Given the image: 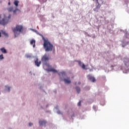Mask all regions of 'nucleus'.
<instances>
[{"instance_id": "27", "label": "nucleus", "mask_w": 129, "mask_h": 129, "mask_svg": "<svg viewBox=\"0 0 129 129\" xmlns=\"http://www.w3.org/2000/svg\"><path fill=\"white\" fill-rule=\"evenodd\" d=\"M33 125L32 123H29V126H31Z\"/></svg>"}, {"instance_id": "16", "label": "nucleus", "mask_w": 129, "mask_h": 129, "mask_svg": "<svg viewBox=\"0 0 129 129\" xmlns=\"http://www.w3.org/2000/svg\"><path fill=\"white\" fill-rule=\"evenodd\" d=\"M7 10L9 13L12 12L13 10H14V7H9L7 9Z\"/></svg>"}, {"instance_id": "10", "label": "nucleus", "mask_w": 129, "mask_h": 129, "mask_svg": "<svg viewBox=\"0 0 129 129\" xmlns=\"http://www.w3.org/2000/svg\"><path fill=\"white\" fill-rule=\"evenodd\" d=\"M63 81L65 84H70L71 82V81L70 80V78L64 79Z\"/></svg>"}, {"instance_id": "32", "label": "nucleus", "mask_w": 129, "mask_h": 129, "mask_svg": "<svg viewBox=\"0 0 129 129\" xmlns=\"http://www.w3.org/2000/svg\"><path fill=\"white\" fill-rule=\"evenodd\" d=\"M2 18V17L1 16V15H0V19Z\"/></svg>"}, {"instance_id": "5", "label": "nucleus", "mask_w": 129, "mask_h": 129, "mask_svg": "<svg viewBox=\"0 0 129 129\" xmlns=\"http://www.w3.org/2000/svg\"><path fill=\"white\" fill-rule=\"evenodd\" d=\"M78 63H79V66H80V67H81L83 69H84V70H86V66L84 64V63H82V62H81V61H80V60H78Z\"/></svg>"}, {"instance_id": "26", "label": "nucleus", "mask_w": 129, "mask_h": 129, "mask_svg": "<svg viewBox=\"0 0 129 129\" xmlns=\"http://www.w3.org/2000/svg\"><path fill=\"white\" fill-rule=\"evenodd\" d=\"M26 57L30 58V57H31V56L29 55H26Z\"/></svg>"}, {"instance_id": "13", "label": "nucleus", "mask_w": 129, "mask_h": 129, "mask_svg": "<svg viewBox=\"0 0 129 129\" xmlns=\"http://www.w3.org/2000/svg\"><path fill=\"white\" fill-rule=\"evenodd\" d=\"M0 50L2 51V52L3 53H7V49H6V48H5V47L1 48L0 49Z\"/></svg>"}, {"instance_id": "28", "label": "nucleus", "mask_w": 129, "mask_h": 129, "mask_svg": "<svg viewBox=\"0 0 129 129\" xmlns=\"http://www.w3.org/2000/svg\"><path fill=\"white\" fill-rule=\"evenodd\" d=\"M96 3L98 4H99V2H98V0H96Z\"/></svg>"}, {"instance_id": "19", "label": "nucleus", "mask_w": 129, "mask_h": 129, "mask_svg": "<svg viewBox=\"0 0 129 129\" xmlns=\"http://www.w3.org/2000/svg\"><path fill=\"white\" fill-rule=\"evenodd\" d=\"M58 75H59V76H60L61 75H62V76H65L66 73H65L64 72H60V73H58Z\"/></svg>"}, {"instance_id": "1", "label": "nucleus", "mask_w": 129, "mask_h": 129, "mask_svg": "<svg viewBox=\"0 0 129 129\" xmlns=\"http://www.w3.org/2000/svg\"><path fill=\"white\" fill-rule=\"evenodd\" d=\"M39 35L41 36L43 40V47L46 52L51 51L52 50L53 45L49 41L47 38H45L41 34L39 33Z\"/></svg>"}, {"instance_id": "7", "label": "nucleus", "mask_w": 129, "mask_h": 129, "mask_svg": "<svg viewBox=\"0 0 129 129\" xmlns=\"http://www.w3.org/2000/svg\"><path fill=\"white\" fill-rule=\"evenodd\" d=\"M98 5L96 7V8L93 9V11L94 12H98V10H99L100 8H101V5L99 3L97 4Z\"/></svg>"}, {"instance_id": "2", "label": "nucleus", "mask_w": 129, "mask_h": 129, "mask_svg": "<svg viewBox=\"0 0 129 129\" xmlns=\"http://www.w3.org/2000/svg\"><path fill=\"white\" fill-rule=\"evenodd\" d=\"M13 31L15 34V37H16L23 31V26L17 25L16 27L13 29Z\"/></svg>"}, {"instance_id": "30", "label": "nucleus", "mask_w": 129, "mask_h": 129, "mask_svg": "<svg viewBox=\"0 0 129 129\" xmlns=\"http://www.w3.org/2000/svg\"><path fill=\"white\" fill-rule=\"evenodd\" d=\"M74 116V114H73V115H72L71 117H73Z\"/></svg>"}, {"instance_id": "15", "label": "nucleus", "mask_w": 129, "mask_h": 129, "mask_svg": "<svg viewBox=\"0 0 129 129\" xmlns=\"http://www.w3.org/2000/svg\"><path fill=\"white\" fill-rule=\"evenodd\" d=\"M19 3H20V2H19V1L15 0L14 4L16 7H19Z\"/></svg>"}, {"instance_id": "33", "label": "nucleus", "mask_w": 129, "mask_h": 129, "mask_svg": "<svg viewBox=\"0 0 129 129\" xmlns=\"http://www.w3.org/2000/svg\"><path fill=\"white\" fill-rule=\"evenodd\" d=\"M93 2L94 1V0H92Z\"/></svg>"}, {"instance_id": "3", "label": "nucleus", "mask_w": 129, "mask_h": 129, "mask_svg": "<svg viewBox=\"0 0 129 129\" xmlns=\"http://www.w3.org/2000/svg\"><path fill=\"white\" fill-rule=\"evenodd\" d=\"M9 23V20L7 17H4L2 19V20L0 21V25L5 26L7 25Z\"/></svg>"}, {"instance_id": "12", "label": "nucleus", "mask_w": 129, "mask_h": 129, "mask_svg": "<svg viewBox=\"0 0 129 129\" xmlns=\"http://www.w3.org/2000/svg\"><path fill=\"white\" fill-rule=\"evenodd\" d=\"M35 63L37 67H39L41 64V61H38V58H37L36 60L35 61Z\"/></svg>"}, {"instance_id": "21", "label": "nucleus", "mask_w": 129, "mask_h": 129, "mask_svg": "<svg viewBox=\"0 0 129 129\" xmlns=\"http://www.w3.org/2000/svg\"><path fill=\"white\" fill-rule=\"evenodd\" d=\"M6 90L10 92V91L11 90V87H9L8 86H6Z\"/></svg>"}, {"instance_id": "29", "label": "nucleus", "mask_w": 129, "mask_h": 129, "mask_svg": "<svg viewBox=\"0 0 129 129\" xmlns=\"http://www.w3.org/2000/svg\"><path fill=\"white\" fill-rule=\"evenodd\" d=\"M8 5H9V6H11V2H9V3H8Z\"/></svg>"}, {"instance_id": "22", "label": "nucleus", "mask_w": 129, "mask_h": 129, "mask_svg": "<svg viewBox=\"0 0 129 129\" xmlns=\"http://www.w3.org/2000/svg\"><path fill=\"white\" fill-rule=\"evenodd\" d=\"M3 59H4V55H3V54H2L0 55V60H2Z\"/></svg>"}, {"instance_id": "11", "label": "nucleus", "mask_w": 129, "mask_h": 129, "mask_svg": "<svg viewBox=\"0 0 129 129\" xmlns=\"http://www.w3.org/2000/svg\"><path fill=\"white\" fill-rule=\"evenodd\" d=\"M35 42H36V41H35V40H34V39H32V40L30 41V44H31V45H33V48H35Z\"/></svg>"}, {"instance_id": "31", "label": "nucleus", "mask_w": 129, "mask_h": 129, "mask_svg": "<svg viewBox=\"0 0 129 129\" xmlns=\"http://www.w3.org/2000/svg\"><path fill=\"white\" fill-rule=\"evenodd\" d=\"M2 37V33L0 32V37Z\"/></svg>"}, {"instance_id": "9", "label": "nucleus", "mask_w": 129, "mask_h": 129, "mask_svg": "<svg viewBox=\"0 0 129 129\" xmlns=\"http://www.w3.org/2000/svg\"><path fill=\"white\" fill-rule=\"evenodd\" d=\"M21 13V11L20 10L16 9L14 11H13V14L14 15H18Z\"/></svg>"}, {"instance_id": "20", "label": "nucleus", "mask_w": 129, "mask_h": 129, "mask_svg": "<svg viewBox=\"0 0 129 129\" xmlns=\"http://www.w3.org/2000/svg\"><path fill=\"white\" fill-rule=\"evenodd\" d=\"M76 89L77 92H78V93H80V91H81V90H80V87H77L76 88Z\"/></svg>"}, {"instance_id": "18", "label": "nucleus", "mask_w": 129, "mask_h": 129, "mask_svg": "<svg viewBox=\"0 0 129 129\" xmlns=\"http://www.w3.org/2000/svg\"><path fill=\"white\" fill-rule=\"evenodd\" d=\"M2 34L4 35L5 36H9L8 33L6 32V31H4L3 30L2 31Z\"/></svg>"}, {"instance_id": "6", "label": "nucleus", "mask_w": 129, "mask_h": 129, "mask_svg": "<svg viewBox=\"0 0 129 129\" xmlns=\"http://www.w3.org/2000/svg\"><path fill=\"white\" fill-rule=\"evenodd\" d=\"M124 62L126 66H129V58L127 57H124L123 59Z\"/></svg>"}, {"instance_id": "14", "label": "nucleus", "mask_w": 129, "mask_h": 129, "mask_svg": "<svg viewBox=\"0 0 129 129\" xmlns=\"http://www.w3.org/2000/svg\"><path fill=\"white\" fill-rule=\"evenodd\" d=\"M46 123V121H44V120H42V121H39L40 125H45Z\"/></svg>"}, {"instance_id": "23", "label": "nucleus", "mask_w": 129, "mask_h": 129, "mask_svg": "<svg viewBox=\"0 0 129 129\" xmlns=\"http://www.w3.org/2000/svg\"><path fill=\"white\" fill-rule=\"evenodd\" d=\"M57 113L58 114H62V113H61V112H60V111H57Z\"/></svg>"}, {"instance_id": "4", "label": "nucleus", "mask_w": 129, "mask_h": 129, "mask_svg": "<svg viewBox=\"0 0 129 129\" xmlns=\"http://www.w3.org/2000/svg\"><path fill=\"white\" fill-rule=\"evenodd\" d=\"M49 60L48 56L46 55V54H45L42 57V61L43 62H46V61H48Z\"/></svg>"}, {"instance_id": "25", "label": "nucleus", "mask_w": 129, "mask_h": 129, "mask_svg": "<svg viewBox=\"0 0 129 129\" xmlns=\"http://www.w3.org/2000/svg\"><path fill=\"white\" fill-rule=\"evenodd\" d=\"M12 17V15H9L8 16L9 20Z\"/></svg>"}, {"instance_id": "24", "label": "nucleus", "mask_w": 129, "mask_h": 129, "mask_svg": "<svg viewBox=\"0 0 129 129\" xmlns=\"http://www.w3.org/2000/svg\"><path fill=\"white\" fill-rule=\"evenodd\" d=\"M81 101H80L79 102V103H78V105L79 106H81Z\"/></svg>"}, {"instance_id": "8", "label": "nucleus", "mask_w": 129, "mask_h": 129, "mask_svg": "<svg viewBox=\"0 0 129 129\" xmlns=\"http://www.w3.org/2000/svg\"><path fill=\"white\" fill-rule=\"evenodd\" d=\"M88 79L92 82H95L96 81V79H95V77H94L91 75L88 76Z\"/></svg>"}, {"instance_id": "17", "label": "nucleus", "mask_w": 129, "mask_h": 129, "mask_svg": "<svg viewBox=\"0 0 129 129\" xmlns=\"http://www.w3.org/2000/svg\"><path fill=\"white\" fill-rule=\"evenodd\" d=\"M48 72H52L53 73H57V71L54 69H48Z\"/></svg>"}]
</instances>
